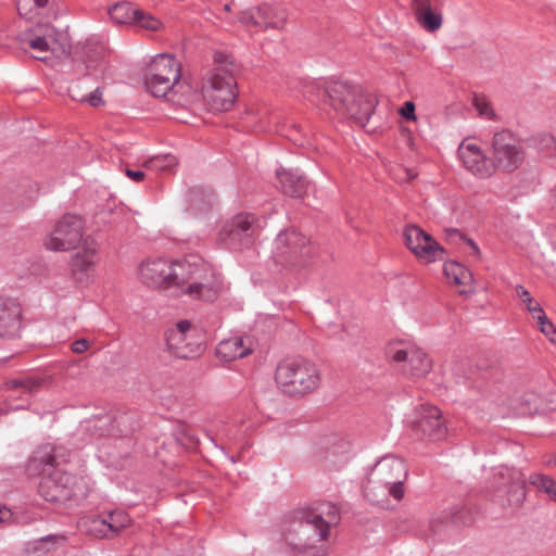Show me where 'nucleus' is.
<instances>
[{
    "label": "nucleus",
    "instance_id": "1",
    "mask_svg": "<svg viewBox=\"0 0 556 556\" xmlns=\"http://www.w3.org/2000/svg\"><path fill=\"white\" fill-rule=\"evenodd\" d=\"M140 280L152 287H178L192 299L214 300L219 282L214 270L200 257L189 256L173 263L163 257L147 258L138 268Z\"/></svg>",
    "mask_w": 556,
    "mask_h": 556
},
{
    "label": "nucleus",
    "instance_id": "2",
    "mask_svg": "<svg viewBox=\"0 0 556 556\" xmlns=\"http://www.w3.org/2000/svg\"><path fill=\"white\" fill-rule=\"evenodd\" d=\"M339 513L333 504H320L316 513L307 514L294 521L285 532L290 547L306 556H325V543L330 526L337 523Z\"/></svg>",
    "mask_w": 556,
    "mask_h": 556
},
{
    "label": "nucleus",
    "instance_id": "3",
    "mask_svg": "<svg viewBox=\"0 0 556 556\" xmlns=\"http://www.w3.org/2000/svg\"><path fill=\"white\" fill-rule=\"evenodd\" d=\"M323 99L339 114L362 127L367 125L378 103L374 94L343 81L325 83Z\"/></svg>",
    "mask_w": 556,
    "mask_h": 556
},
{
    "label": "nucleus",
    "instance_id": "4",
    "mask_svg": "<svg viewBox=\"0 0 556 556\" xmlns=\"http://www.w3.org/2000/svg\"><path fill=\"white\" fill-rule=\"evenodd\" d=\"M233 60L228 55L216 59V65L202 85L204 100L216 111L229 110L237 98L236 73Z\"/></svg>",
    "mask_w": 556,
    "mask_h": 556
},
{
    "label": "nucleus",
    "instance_id": "5",
    "mask_svg": "<svg viewBox=\"0 0 556 556\" xmlns=\"http://www.w3.org/2000/svg\"><path fill=\"white\" fill-rule=\"evenodd\" d=\"M278 387L290 395H304L316 390L320 382L317 366L304 358H286L275 372Z\"/></svg>",
    "mask_w": 556,
    "mask_h": 556
},
{
    "label": "nucleus",
    "instance_id": "6",
    "mask_svg": "<svg viewBox=\"0 0 556 556\" xmlns=\"http://www.w3.org/2000/svg\"><path fill=\"white\" fill-rule=\"evenodd\" d=\"M39 493L48 502H67L85 497L87 486L83 479L56 468L45 473L39 483Z\"/></svg>",
    "mask_w": 556,
    "mask_h": 556
},
{
    "label": "nucleus",
    "instance_id": "7",
    "mask_svg": "<svg viewBox=\"0 0 556 556\" xmlns=\"http://www.w3.org/2000/svg\"><path fill=\"white\" fill-rule=\"evenodd\" d=\"M85 220L76 214L63 215L43 240V247L49 251L66 252L84 244Z\"/></svg>",
    "mask_w": 556,
    "mask_h": 556
},
{
    "label": "nucleus",
    "instance_id": "8",
    "mask_svg": "<svg viewBox=\"0 0 556 556\" xmlns=\"http://www.w3.org/2000/svg\"><path fill=\"white\" fill-rule=\"evenodd\" d=\"M273 255L277 264L300 267L309 260L312 249L305 236L294 229H288L277 236Z\"/></svg>",
    "mask_w": 556,
    "mask_h": 556
},
{
    "label": "nucleus",
    "instance_id": "9",
    "mask_svg": "<svg viewBox=\"0 0 556 556\" xmlns=\"http://www.w3.org/2000/svg\"><path fill=\"white\" fill-rule=\"evenodd\" d=\"M408 475L403 459L388 455L379 459L371 472L369 480L388 489L389 494L400 501L404 496V481Z\"/></svg>",
    "mask_w": 556,
    "mask_h": 556
},
{
    "label": "nucleus",
    "instance_id": "10",
    "mask_svg": "<svg viewBox=\"0 0 556 556\" xmlns=\"http://www.w3.org/2000/svg\"><path fill=\"white\" fill-rule=\"evenodd\" d=\"M492 163L494 169L514 172L525 161V150L520 141L509 130H501L493 135L491 141Z\"/></svg>",
    "mask_w": 556,
    "mask_h": 556
},
{
    "label": "nucleus",
    "instance_id": "11",
    "mask_svg": "<svg viewBox=\"0 0 556 556\" xmlns=\"http://www.w3.org/2000/svg\"><path fill=\"white\" fill-rule=\"evenodd\" d=\"M167 348L174 356L182 359L194 358L203 352V336L188 320L179 321L167 333Z\"/></svg>",
    "mask_w": 556,
    "mask_h": 556
},
{
    "label": "nucleus",
    "instance_id": "12",
    "mask_svg": "<svg viewBox=\"0 0 556 556\" xmlns=\"http://www.w3.org/2000/svg\"><path fill=\"white\" fill-rule=\"evenodd\" d=\"M403 236L406 247L420 262L430 264L444 260V248L419 226H406Z\"/></svg>",
    "mask_w": 556,
    "mask_h": 556
},
{
    "label": "nucleus",
    "instance_id": "13",
    "mask_svg": "<svg viewBox=\"0 0 556 556\" xmlns=\"http://www.w3.org/2000/svg\"><path fill=\"white\" fill-rule=\"evenodd\" d=\"M56 31L50 24L37 25L20 34L23 48L30 51L33 58L46 61L49 53H56Z\"/></svg>",
    "mask_w": 556,
    "mask_h": 556
},
{
    "label": "nucleus",
    "instance_id": "14",
    "mask_svg": "<svg viewBox=\"0 0 556 556\" xmlns=\"http://www.w3.org/2000/svg\"><path fill=\"white\" fill-rule=\"evenodd\" d=\"M412 428L417 434L432 440H441L447 433L442 412L430 404H424L416 409Z\"/></svg>",
    "mask_w": 556,
    "mask_h": 556
},
{
    "label": "nucleus",
    "instance_id": "15",
    "mask_svg": "<svg viewBox=\"0 0 556 556\" xmlns=\"http://www.w3.org/2000/svg\"><path fill=\"white\" fill-rule=\"evenodd\" d=\"M255 232V218L251 214H239L226 222L218 239L228 248L237 249L248 245Z\"/></svg>",
    "mask_w": 556,
    "mask_h": 556
},
{
    "label": "nucleus",
    "instance_id": "16",
    "mask_svg": "<svg viewBox=\"0 0 556 556\" xmlns=\"http://www.w3.org/2000/svg\"><path fill=\"white\" fill-rule=\"evenodd\" d=\"M285 22V11L269 4L242 11L239 15V23L248 30L255 31L261 28H280Z\"/></svg>",
    "mask_w": 556,
    "mask_h": 556
},
{
    "label": "nucleus",
    "instance_id": "17",
    "mask_svg": "<svg viewBox=\"0 0 556 556\" xmlns=\"http://www.w3.org/2000/svg\"><path fill=\"white\" fill-rule=\"evenodd\" d=\"M98 262L97 243L91 240H85L81 250L71 256V276L77 283L88 285L92 280Z\"/></svg>",
    "mask_w": 556,
    "mask_h": 556
},
{
    "label": "nucleus",
    "instance_id": "18",
    "mask_svg": "<svg viewBox=\"0 0 556 556\" xmlns=\"http://www.w3.org/2000/svg\"><path fill=\"white\" fill-rule=\"evenodd\" d=\"M390 358L401 364L404 372L415 377L426 375L431 369V361L428 355L418 348L414 346H390L388 349Z\"/></svg>",
    "mask_w": 556,
    "mask_h": 556
},
{
    "label": "nucleus",
    "instance_id": "19",
    "mask_svg": "<svg viewBox=\"0 0 556 556\" xmlns=\"http://www.w3.org/2000/svg\"><path fill=\"white\" fill-rule=\"evenodd\" d=\"M458 156L464 167L479 178H488L495 172L492 159L476 142L464 140L458 147Z\"/></svg>",
    "mask_w": 556,
    "mask_h": 556
},
{
    "label": "nucleus",
    "instance_id": "20",
    "mask_svg": "<svg viewBox=\"0 0 556 556\" xmlns=\"http://www.w3.org/2000/svg\"><path fill=\"white\" fill-rule=\"evenodd\" d=\"M22 309L18 303L0 295V338L12 339L18 336L22 325Z\"/></svg>",
    "mask_w": 556,
    "mask_h": 556
},
{
    "label": "nucleus",
    "instance_id": "21",
    "mask_svg": "<svg viewBox=\"0 0 556 556\" xmlns=\"http://www.w3.org/2000/svg\"><path fill=\"white\" fill-rule=\"evenodd\" d=\"M253 351L249 337H231L222 340L216 346V356L223 362H232L245 357Z\"/></svg>",
    "mask_w": 556,
    "mask_h": 556
},
{
    "label": "nucleus",
    "instance_id": "22",
    "mask_svg": "<svg viewBox=\"0 0 556 556\" xmlns=\"http://www.w3.org/2000/svg\"><path fill=\"white\" fill-rule=\"evenodd\" d=\"M146 88L156 98H169L170 94L178 92V89H182L184 86L179 84V78L163 77L159 73L148 68L147 76L144 78Z\"/></svg>",
    "mask_w": 556,
    "mask_h": 556
},
{
    "label": "nucleus",
    "instance_id": "23",
    "mask_svg": "<svg viewBox=\"0 0 556 556\" xmlns=\"http://www.w3.org/2000/svg\"><path fill=\"white\" fill-rule=\"evenodd\" d=\"M413 7L416 21L424 29L433 33L442 26V13L431 0H413Z\"/></svg>",
    "mask_w": 556,
    "mask_h": 556
},
{
    "label": "nucleus",
    "instance_id": "24",
    "mask_svg": "<svg viewBox=\"0 0 556 556\" xmlns=\"http://www.w3.org/2000/svg\"><path fill=\"white\" fill-rule=\"evenodd\" d=\"M277 177L283 193L293 198H301L306 193L308 182L298 170L278 169Z\"/></svg>",
    "mask_w": 556,
    "mask_h": 556
},
{
    "label": "nucleus",
    "instance_id": "25",
    "mask_svg": "<svg viewBox=\"0 0 556 556\" xmlns=\"http://www.w3.org/2000/svg\"><path fill=\"white\" fill-rule=\"evenodd\" d=\"M78 527L81 531L99 539H111L105 516H85L79 519Z\"/></svg>",
    "mask_w": 556,
    "mask_h": 556
},
{
    "label": "nucleus",
    "instance_id": "26",
    "mask_svg": "<svg viewBox=\"0 0 556 556\" xmlns=\"http://www.w3.org/2000/svg\"><path fill=\"white\" fill-rule=\"evenodd\" d=\"M149 68L163 77L179 78L180 64L170 54H157L150 63Z\"/></svg>",
    "mask_w": 556,
    "mask_h": 556
},
{
    "label": "nucleus",
    "instance_id": "27",
    "mask_svg": "<svg viewBox=\"0 0 556 556\" xmlns=\"http://www.w3.org/2000/svg\"><path fill=\"white\" fill-rule=\"evenodd\" d=\"M85 81H83L84 84ZM81 83H72L68 86V94L70 97L78 101L80 103H87L90 106L98 108L104 104L103 101V87H96L94 89L88 91V92H79Z\"/></svg>",
    "mask_w": 556,
    "mask_h": 556
},
{
    "label": "nucleus",
    "instance_id": "28",
    "mask_svg": "<svg viewBox=\"0 0 556 556\" xmlns=\"http://www.w3.org/2000/svg\"><path fill=\"white\" fill-rule=\"evenodd\" d=\"M495 476L501 478L502 485H510L514 489L518 494V502L525 497L523 480L517 469L502 466L496 468Z\"/></svg>",
    "mask_w": 556,
    "mask_h": 556
},
{
    "label": "nucleus",
    "instance_id": "29",
    "mask_svg": "<svg viewBox=\"0 0 556 556\" xmlns=\"http://www.w3.org/2000/svg\"><path fill=\"white\" fill-rule=\"evenodd\" d=\"M138 9L128 2H118L109 9L111 20L116 24L134 25Z\"/></svg>",
    "mask_w": 556,
    "mask_h": 556
},
{
    "label": "nucleus",
    "instance_id": "30",
    "mask_svg": "<svg viewBox=\"0 0 556 556\" xmlns=\"http://www.w3.org/2000/svg\"><path fill=\"white\" fill-rule=\"evenodd\" d=\"M111 538L117 535L123 529L130 525V517L124 510H113L104 514Z\"/></svg>",
    "mask_w": 556,
    "mask_h": 556
},
{
    "label": "nucleus",
    "instance_id": "31",
    "mask_svg": "<svg viewBox=\"0 0 556 556\" xmlns=\"http://www.w3.org/2000/svg\"><path fill=\"white\" fill-rule=\"evenodd\" d=\"M443 270L447 279L457 286L466 285L471 279L470 273L456 262L445 263Z\"/></svg>",
    "mask_w": 556,
    "mask_h": 556
},
{
    "label": "nucleus",
    "instance_id": "32",
    "mask_svg": "<svg viewBox=\"0 0 556 556\" xmlns=\"http://www.w3.org/2000/svg\"><path fill=\"white\" fill-rule=\"evenodd\" d=\"M515 291L523 308L533 317H535L539 313L543 311L541 304L530 294L529 290L526 289L523 286H516Z\"/></svg>",
    "mask_w": 556,
    "mask_h": 556
},
{
    "label": "nucleus",
    "instance_id": "33",
    "mask_svg": "<svg viewBox=\"0 0 556 556\" xmlns=\"http://www.w3.org/2000/svg\"><path fill=\"white\" fill-rule=\"evenodd\" d=\"M540 407V397L535 394H527L514 405L515 415L528 416L535 414Z\"/></svg>",
    "mask_w": 556,
    "mask_h": 556
},
{
    "label": "nucleus",
    "instance_id": "34",
    "mask_svg": "<svg viewBox=\"0 0 556 556\" xmlns=\"http://www.w3.org/2000/svg\"><path fill=\"white\" fill-rule=\"evenodd\" d=\"M53 0H16L18 14L31 18L37 10L48 8Z\"/></svg>",
    "mask_w": 556,
    "mask_h": 556
},
{
    "label": "nucleus",
    "instance_id": "35",
    "mask_svg": "<svg viewBox=\"0 0 556 556\" xmlns=\"http://www.w3.org/2000/svg\"><path fill=\"white\" fill-rule=\"evenodd\" d=\"M529 482L540 491L545 492L556 502V482L548 476L542 473H533L529 478Z\"/></svg>",
    "mask_w": 556,
    "mask_h": 556
},
{
    "label": "nucleus",
    "instance_id": "36",
    "mask_svg": "<svg viewBox=\"0 0 556 556\" xmlns=\"http://www.w3.org/2000/svg\"><path fill=\"white\" fill-rule=\"evenodd\" d=\"M41 379L29 377L24 379H12L7 382V386L11 390H21L24 393L33 394L37 392L41 386Z\"/></svg>",
    "mask_w": 556,
    "mask_h": 556
},
{
    "label": "nucleus",
    "instance_id": "37",
    "mask_svg": "<svg viewBox=\"0 0 556 556\" xmlns=\"http://www.w3.org/2000/svg\"><path fill=\"white\" fill-rule=\"evenodd\" d=\"M64 542L62 535H47L35 541L34 549L38 553H48L56 549Z\"/></svg>",
    "mask_w": 556,
    "mask_h": 556
},
{
    "label": "nucleus",
    "instance_id": "38",
    "mask_svg": "<svg viewBox=\"0 0 556 556\" xmlns=\"http://www.w3.org/2000/svg\"><path fill=\"white\" fill-rule=\"evenodd\" d=\"M134 25L147 30L156 31L162 28L163 23L151 14L138 9V14Z\"/></svg>",
    "mask_w": 556,
    "mask_h": 556
},
{
    "label": "nucleus",
    "instance_id": "39",
    "mask_svg": "<svg viewBox=\"0 0 556 556\" xmlns=\"http://www.w3.org/2000/svg\"><path fill=\"white\" fill-rule=\"evenodd\" d=\"M148 165L153 169H156L160 172H166V170H172L177 165V160L174 155L164 154V155H159V156L152 157L148 162Z\"/></svg>",
    "mask_w": 556,
    "mask_h": 556
},
{
    "label": "nucleus",
    "instance_id": "40",
    "mask_svg": "<svg viewBox=\"0 0 556 556\" xmlns=\"http://www.w3.org/2000/svg\"><path fill=\"white\" fill-rule=\"evenodd\" d=\"M534 318L536 319L540 331L544 333L552 342L556 341V329L545 315L544 311L539 313Z\"/></svg>",
    "mask_w": 556,
    "mask_h": 556
},
{
    "label": "nucleus",
    "instance_id": "41",
    "mask_svg": "<svg viewBox=\"0 0 556 556\" xmlns=\"http://www.w3.org/2000/svg\"><path fill=\"white\" fill-rule=\"evenodd\" d=\"M473 105H475L478 114L481 117L486 118V119L494 118V116H495L494 111H493L491 104L489 103V101L485 100L484 98L476 97L473 99Z\"/></svg>",
    "mask_w": 556,
    "mask_h": 556
},
{
    "label": "nucleus",
    "instance_id": "42",
    "mask_svg": "<svg viewBox=\"0 0 556 556\" xmlns=\"http://www.w3.org/2000/svg\"><path fill=\"white\" fill-rule=\"evenodd\" d=\"M54 459L55 458L51 452L50 446H45L36 452V454L33 456L31 462L52 467L54 465Z\"/></svg>",
    "mask_w": 556,
    "mask_h": 556
},
{
    "label": "nucleus",
    "instance_id": "43",
    "mask_svg": "<svg viewBox=\"0 0 556 556\" xmlns=\"http://www.w3.org/2000/svg\"><path fill=\"white\" fill-rule=\"evenodd\" d=\"M400 114L408 121H416L415 104L412 101L405 102L400 110Z\"/></svg>",
    "mask_w": 556,
    "mask_h": 556
},
{
    "label": "nucleus",
    "instance_id": "44",
    "mask_svg": "<svg viewBox=\"0 0 556 556\" xmlns=\"http://www.w3.org/2000/svg\"><path fill=\"white\" fill-rule=\"evenodd\" d=\"M89 348V342L86 339H79L73 342L72 351L77 354L86 352Z\"/></svg>",
    "mask_w": 556,
    "mask_h": 556
},
{
    "label": "nucleus",
    "instance_id": "45",
    "mask_svg": "<svg viewBox=\"0 0 556 556\" xmlns=\"http://www.w3.org/2000/svg\"><path fill=\"white\" fill-rule=\"evenodd\" d=\"M126 176L135 182H140L144 178V172L140 169H129L125 170Z\"/></svg>",
    "mask_w": 556,
    "mask_h": 556
},
{
    "label": "nucleus",
    "instance_id": "46",
    "mask_svg": "<svg viewBox=\"0 0 556 556\" xmlns=\"http://www.w3.org/2000/svg\"><path fill=\"white\" fill-rule=\"evenodd\" d=\"M90 80H91V78L89 76H85L81 79L76 81V83L85 81L84 84L80 85L79 92H88L91 89Z\"/></svg>",
    "mask_w": 556,
    "mask_h": 556
},
{
    "label": "nucleus",
    "instance_id": "47",
    "mask_svg": "<svg viewBox=\"0 0 556 556\" xmlns=\"http://www.w3.org/2000/svg\"><path fill=\"white\" fill-rule=\"evenodd\" d=\"M549 203L553 212L556 213V190L551 192Z\"/></svg>",
    "mask_w": 556,
    "mask_h": 556
},
{
    "label": "nucleus",
    "instance_id": "48",
    "mask_svg": "<svg viewBox=\"0 0 556 556\" xmlns=\"http://www.w3.org/2000/svg\"><path fill=\"white\" fill-rule=\"evenodd\" d=\"M468 243L471 247L475 255L478 257L480 255V250H479L478 245L472 240H468Z\"/></svg>",
    "mask_w": 556,
    "mask_h": 556
},
{
    "label": "nucleus",
    "instance_id": "49",
    "mask_svg": "<svg viewBox=\"0 0 556 556\" xmlns=\"http://www.w3.org/2000/svg\"><path fill=\"white\" fill-rule=\"evenodd\" d=\"M222 451L224 452V454L228 457V459L232 463V464H236L238 462V458L235 457L233 455H228L223 447H220Z\"/></svg>",
    "mask_w": 556,
    "mask_h": 556
},
{
    "label": "nucleus",
    "instance_id": "50",
    "mask_svg": "<svg viewBox=\"0 0 556 556\" xmlns=\"http://www.w3.org/2000/svg\"><path fill=\"white\" fill-rule=\"evenodd\" d=\"M8 510L0 509V523L4 521V516L8 514Z\"/></svg>",
    "mask_w": 556,
    "mask_h": 556
},
{
    "label": "nucleus",
    "instance_id": "51",
    "mask_svg": "<svg viewBox=\"0 0 556 556\" xmlns=\"http://www.w3.org/2000/svg\"><path fill=\"white\" fill-rule=\"evenodd\" d=\"M198 98L197 94H193L190 99H188L187 101H192V100H195Z\"/></svg>",
    "mask_w": 556,
    "mask_h": 556
},
{
    "label": "nucleus",
    "instance_id": "52",
    "mask_svg": "<svg viewBox=\"0 0 556 556\" xmlns=\"http://www.w3.org/2000/svg\"><path fill=\"white\" fill-rule=\"evenodd\" d=\"M229 9H230V8H229V5H228V4H226V5H225V10H227V11H228Z\"/></svg>",
    "mask_w": 556,
    "mask_h": 556
}]
</instances>
